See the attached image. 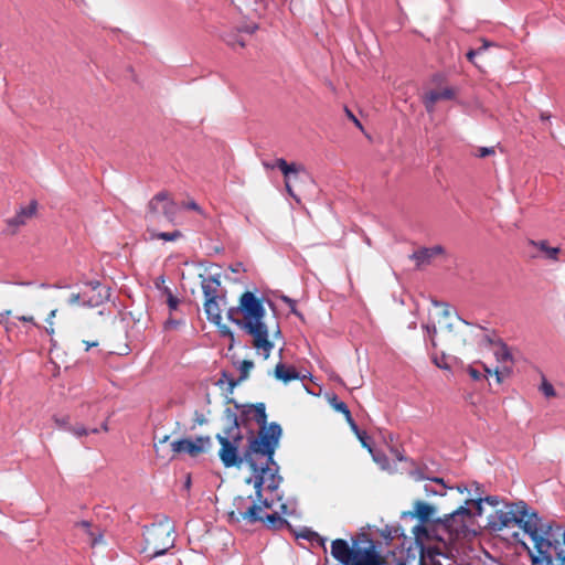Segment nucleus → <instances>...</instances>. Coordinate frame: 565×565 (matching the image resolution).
<instances>
[{
  "label": "nucleus",
  "mask_w": 565,
  "mask_h": 565,
  "mask_svg": "<svg viewBox=\"0 0 565 565\" xmlns=\"http://www.w3.org/2000/svg\"><path fill=\"white\" fill-rule=\"evenodd\" d=\"M511 525H518L533 541L537 553L532 555L534 565H565V530L562 525L543 523L524 501L507 503L488 516L487 526L492 531Z\"/></svg>",
  "instance_id": "nucleus-1"
},
{
  "label": "nucleus",
  "mask_w": 565,
  "mask_h": 565,
  "mask_svg": "<svg viewBox=\"0 0 565 565\" xmlns=\"http://www.w3.org/2000/svg\"><path fill=\"white\" fill-rule=\"evenodd\" d=\"M281 433L278 423H270L267 431L258 433V436L249 438L248 445L242 454L237 445H234L227 436L217 434L215 438L221 445L220 460L225 468L241 467L244 462L249 468H254L255 460H259L262 455L276 452Z\"/></svg>",
  "instance_id": "nucleus-2"
},
{
  "label": "nucleus",
  "mask_w": 565,
  "mask_h": 565,
  "mask_svg": "<svg viewBox=\"0 0 565 565\" xmlns=\"http://www.w3.org/2000/svg\"><path fill=\"white\" fill-rule=\"evenodd\" d=\"M238 310L244 317L242 329L253 337L254 348L262 350L264 358L268 359L274 343L268 339V327L264 322L266 310L262 300L254 292L246 291L239 298Z\"/></svg>",
  "instance_id": "nucleus-3"
},
{
  "label": "nucleus",
  "mask_w": 565,
  "mask_h": 565,
  "mask_svg": "<svg viewBox=\"0 0 565 565\" xmlns=\"http://www.w3.org/2000/svg\"><path fill=\"white\" fill-rule=\"evenodd\" d=\"M331 555L342 565H384L374 541L366 533L352 539V545L343 539L331 543Z\"/></svg>",
  "instance_id": "nucleus-4"
},
{
  "label": "nucleus",
  "mask_w": 565,
  "mask_h": 565,
  "mask_svg": "<svg viewBox=\"0 0 565 565\" xmlns=\"http://www.w3.org/2000/svg\"><path fill=\"white\" fill-rule=\"evenodd\" d=\"M274 457L275 454L262 455L259 460H255V467L249 468L252 475L245 479V483L254 487L255 494L248 499H262L264 491L276 492L284 482Z\"/></svg>",
  "instance_id": "nucleus-5"
},
{
  "label": "nucleus",
  "mask_w": 565,
  "mask_h": 565,
  "mask_svg": "<svg viewBox=\"0 0 565 565\" xmlns=\"http://www.w3.org/2000/svg\"><path fill=\"white\" fill-rule=\"evenodd\" d=\"M201 288L204 296V311L207 320L216 326L222 321V310L220 302L225 301V296L220 294L221 280L218 275H200Z\"/></svg>",
  "instance_id": "nucleus-6"
},
{
  "label": "nucleus",
  "mask_w": 565,
  "mask_h": 565,
  "mask_svg": "<svg viewBox=\"0 0 565 565\" xmlns=\"http://www.w3.org/2000/svg\"><path fill=\"white\" fill-rule=\"evenodd\" d=\"M146 542L151 550V558L164 555L174 545L173 527L163 524L151 525L147 529Z\"/></svg>",
  "instance_id": "nucleus-7"
},
{
  "label": "nucleus",
  "mask_w": 565,
  "mask_h": 565,
  "mask_svg": "<svg viewBox=\"0 0 565 565\" xmlns=\"http://www.w3.org/2000/svg\"><path fill=\"white\" fill-rule=\"evenodd\" d=\"M253 504L247 508L245 511H242V507L246 501V498L238 495L234 499V505L237 508L238 512H230L228 518L231 521L239 522V520H244L249 524H255L258 522H264V515L262 514L263 509H271L274 505V501L271 499L265 498L264 494L262 499H252Z\"/></svg>",
  "instance_id": "nucleus-8"
},
{
  "label": "nucleus",
  "mask_w": 565,
  "mask_h": 565,
  "mask_svg": "<svg viewBox=\"0 0 565 565\" xmlns=\"http://www.w3.org/2000/svg\"><path fill=\"white\" fill-rule=\"evenodd\" d=\"M179 210L180 205L164 191L157 193L148 203V215L152 220L162 214L168 222L173 223Z\"/></svg>",
  "instance_id": "nucleus-9"
},
{
  "label": "nucleus",
  "mask_w": 565,
  "mask_h": 565,
  "mask_svg": "<svg viewBox=\"0 0 565 565\" xmlns=\"http://www.w3.org/2000/svg\"><path fill=\"white\" fill-rule=\"evenodd\" d=\"M84 285L89 288V291H83V306L95 308L109 299L110 288L102 285L99 280H88Z\"/></svg>",
  "instance_id": "nucleus-10"
},
{
  "label": "nucleus",
  "mask_w": 565,
  "mask_h": 565,
  "mask_svg": "<svg viewBox=\"0 0 565 565\" xmlns=\"http://www.w3.org/2000/svg\"><path fill=\"white\" fill-rule=\"evenodd\" d=\"M170 446L173 454L186 452L195 457L211 446V438L209 436H200L195 440L182 438L172 441Z\"/></svg>",
  "instance_id": "nucleus-11"
},
{
  "label": "nucleus",
  "mask_w": 565,
  "mask_h": 565,
  "mask_svg": "<svg viewBox=\"0 0 565 565\" xmlns=\"http://www.w3.org/2000/svg\"><path fill=\"white\" fill-rule=\"evenodd\" d=\"M234 405L236 409H242L241 416L243 420L247 418L250 414H254V420L260 427L258 433L268 430L269 425L267 426V414L266 406L264 403L239 405L238 403L234 402Z\"/></svg>",
  "instance_id": "nucleus-12"
},
{
  "label": "nucleus",
  "mask_w": 565,
  "mask_h": 565,
  "mask_svg": "<svg viewBox=\"0 0 565 565\" xmlns=\"http://www.w3.org/2000/svg\"><path fill=\"white\" fill-rule=\"evenodd\" d=\"M332 406L334 407V409H337L338 412L342 413L345 416V419H347L348 424L350 425V428L356 435V437L361 441L362 446L365 447L369 451H372V447L370 444V437L367 436V434L364 430H361L359 428L358 424L355 423V420L353 419V417L351 415V412H350L348 405L342 401H338L337 397H333Z\"/></svg>",
  "instance_id": "nucleus-13"
},
{
  "label": "nucleus",
  "mask_w": 565,
  "mask_h": 565,
  "mask_svg": "<svg viewBox=\"0 0 565 565\" xmlns=\"http://www.w3.org/2000/svg\"><path fill=\"white\" fill-rule=\"evenodd\" d=\"M53 419L60 429L71 433L76 438H82L88 434H98V429L96 427L86 428L83 424L78 423L72 425L70 415L54 416Z\"/></svg>",
  "instance_id": "nucleus-14"
},
{
  "label": "nucleus",
  "mask_w": 565,
  "mask_h": 565,
  "mask_svg": "<svg viewBox=\"0 0 565 565\" xmlns=\"http://www.w3.org/2000/svg\"><path fill=\"white\" fill-rule=\"evenodd\" d=\"M456 96L455 89L451 87H445L440 90H429L425 94L423 103L428 113H433L435 110V105L439 100H450Z\"/></svg>",
  "instance_id": "nucleus-15"
},
{
  "label": "nucleus",
  "mask_w": 565,
  "mask_h": 565,
  "mask_svg": "<svg viewBox=\"0 0 565 565\" xmlns=\"http://www.w3.org/2000/svg\"><path fill=\"white\" fill-rule=\"evenodd\" d=\"M225 416L230 423V426L224 429L221 436H227L232 440V443H234V445H237V447L239 448L244 436L239 429L238 417L236 413L230 408H226Z\"/></svg>",
  "instance_id": "nucleus-16"
},
{
  "label": "nucleus",
  "mask_w": 565,
  "mask_h": 565,
  "mask_svg": "<svg viewBox=\"0 0 565 565\" xmlns=\"http://www.w3.org/2000/svg\"><path fill=\"white\" fill-rule=\"evenodd\" d=\"M444 253V248L440 245L433 247H423L415 250L409 258L416 262V267L419 268L424 265L430 264L431 259L437 255Z\"/></svg>",
  "instance_id": "nucleus-17"
},
{
  "label": "nucleus",
  "mask_w": 565,
  "mask_h": 565,
  "mask_svg": "<svg viewBox=\"0 0 565 565\" xmlns=\"http://www.w3.org/2000/svg\"><path fill=\"white\" fill-rule=\"evenodd\" d=\"M413 512H404L403 518L411 516L417 518L419 523H429L433 522L434 519L431 516L435 513V507L428 503H425L420 500L415 501Z\"/></svg>",
  "instance_id": "nucleus-18"
},
{
  "label": "nucleus",
  "mask_w": 565,
  "mask_h": 565,
  "mask_svg": "<svg viewBox=\"0 0 565 565\" xmlns=\"http://www.w3.org/2000/svg\"><path fill=\"white\" fill-rule=\"evenodd\" d=\"M36 207V201H31L28 206L20 207L17 214L7 221L8 225L14 230L21 225H24L26 220L35 214Z\"/></svg>",
  "instance_id": "nucleus-19"
},
{
  "label": "nucleus",
  "mask_w": 565,
  "mask_h": 565,
  "mask_svg": "<svg viewBox=\"0 0 565 565\" xmlns=\"http://www.w3.org/2000/svg\"><path fill=\"white\" fill-rule=\"evenodd\" d=\"M271 167H277L282 172L285 179L296 178L299 172L305 171L303 166L295 162L288 163L284 158L276 159Z\"/></svg>",
  "instance_id": "nucleus-20"
},
{
  "label": "nucleus",
  "mask_w": 565,
  "mask_h": 565,
  "mask_svg": "<svg viewBox=\"0 0 565 565\" xmlns=\"http://www.w3.org/2000/svg\"><path fill=\"white\" fill-rule=\"evenodd\" d=\"M254 367V362L249 360H244L239 365V377L234 380L228 376L226 372H223V377L227 380L230 392L234 390V387L242 381H245L248 377L249 371Z\"/></svg>",
  "instance_id": "nucleus-21"
},
{
  "label": "nucleus",
  "mask_w": 565,
  "mask_h": 565,
  "mask_svg": "<svg viewBox=\"0 0 565 565\" xmlns=\"http://www.w3.org/2000/svg\"><path fill=\"white\" fill-rule=\"evenodd\" d=\"M275 376L284 383L300 379V374L294 367H287L281 362L275 367Z\"/></svg>",
  "instance_id": "nucleus-22"
},
{
  "label": "nucleus",
  "mask_w": 565,
  "mask_h": 565,
  "mask_svg": "<svg viewBox=\"0 0 565 565\" xmlns=\"http://www.w3.org/2000/svg\"><path fill=\"white\" fill-rule=\"evenodd\" d=\"M446 484L444 480L440 478L429 479L427 483L424 484V491L427 497L430 495H445L446 494Z\"/></svg>",
  "instance_id": "nucleus-23"
},
{
  "label": "nucleus",
  "mask_w": 565,
  "mask_h": 565,
  "mask_svg": "<svg viewBox=\"0 0 565 565\" xmlns=\"http://www.w3.org/2000/svg\"><path fill=\"white\" fill-rule=\"evenodd\" d=\"M493 354L495 356V360L499 363L512 362V360H513L512 353H511L509 347L501 339H497L495 349L493 351Z\"/></svg>",
  "instance_id": "nucleus-24"
},
{
  "label": "nucleus",
  "mask_w": 565,
  "mask_h": 565,
  "mask_svg": "<svg viewBox=\"0 0 565 565\" xmlns=\"http://www.w3.org/2000/svg\"><path fill=\"white\" fill-rule=\"evenodd\" d=\"M222 39L232 49H235L236 45L239 47H245L246 45V42L244 41L242 33L238 32L237 28L224 32Z\"/></svg>",
  "instance_id": "nucleus-25"
},
{
  "label": "nucleus",
  "mask_w": 565,
  "mask_h": 565,
  "mask_svg": "<svg viewBox=\"0 0 565 565\" xmlns=\"http://www.w3.org/2000/svg\"><path fill=\"white\" fill-rule=\"evenodd\" d=\"M471 501L476 507V514L481 515L483 502H486L489 505L497 507L500 503V498L498 495H487L484 498L478 497L476 499H471Z\"/></svg>",
  "instance_id": "nucleus-26"
},
{
  "label": "nucleus",
  "mask_w": 565,
  "mask_h": 565,
  "mask_svg": "<svg viewBox=\"0 0 565 565\" xmlns=\"http://www.w3.org/2000/svg\"><path fill=\"white\" fill-rule=\"evenodd\" d=\"M433 523L436 525L444 526L447 531L457 530L455 527V523L458 524V519L456 518L454 511L450 513L445 514L443 518H437L433 520Z\"/></svg>",
  "instance_id": "nucleus-27"
},
{
  "label": "nucleus",
  "mask_w": 565,
  "mask_h": 565,
  "mask_svg": "<svg viewBox=\"0 0 565 565\" xmlns=\"http://www.w3.org/2000/svg\"><path fill=\"white\" fill-rule=\"evenodd\" d=\"M264 522L269 529H281L288 525V521L282 519L277 512L264 515Z\"/></svg>",
  "instance_id": "nucleus-28"
},
{
  "label": "nucleus",
  "mask_w": 565,
  "mask_h": 565,
  "mask_svg": "<svg viewBox=\"0 0 565 565\" xmlns=\"http://www.w3.org/2000/svg\"><path fill=\"white\" fill-rule=\"evenodd\" d=\"M530 243L532 245L536 246L540 250L544 252L548 259H553V260L557 259V255L559 253V248L558 247H550L547 245L546 241H540V242L531 241Z\"/></svg>",
  "instance_id": "nucleus-29"
},
{
  "label": "nucleus",
  "mask_w": 565,
  "mask_h": 565,
  "mask_svg": "<svg viewBox=\"0 0 565 565\" xmlns=\"http://www.w3.org/2000/svg\"><path fill=\"white\" fill-rule=\"evenodd\" d=\"M469 504H473L471 499L467 500L463 505H460L459 508L454 510V513H455L456 518L458 519V525H462L463 524V519L465 518H471L472 516V512L468 508Z\"/></svg>",
  "instance_id": "nucleus-30"
},
{
  "label": "nucleus",
  "mask_w": 565,
  "mask_h": 565,
  "mask_svg": "<svg viewBox=\"0 0 565 565\" xmlns=\"http://www.w3.org/2000/svg\"><path fill=\"white\" fill-rule=\"evenodd\" d=\"M182 236V233L178 230L173 232H158L151 234V238H158L167 242H173Z\"/></svg>",
  "instance_id": "nucleus-31"
},
{
  "label": "nucleus",
  "mask_w": 565,
  "mask_h": 565,
  "mask_svg": "<svg viewBox=\"0 0 565 565\" xmlns=\"http://www.w3.org/2000/svg\"><path fill=\"white\" fill-rule=\"evenodd\" d=\"M413 533L417 542H420L424 539H429V530L426 526V523H419L413 529Z\"/></svg>",
  "instance_id": "nucleus-32"
},
{
  "label": "nucleus",
  "mask_w": 565,
  "mask_h": 565,
  "mask_svg": "<svg viewBox=\"0 0 565 565\" xmlns=\"http://www.w3.org/2000/svg\"><path fill=\"white\" fill-rule=\"evenodd\" d=\"M540 391L547 398L554 397L556 395L554 386L544 376L540 385Z\"/></svg>",
  "instance_id": "nucleus-33"
},
{
  "label": "nucleus",
  "mask_w": 565,
  "mask_h": 565,
  "mask_svg": "<svg viewBox=\"0 0 565 565\" xmlns=\"http://www.w3.org/2000/svg\"><path fill=\"white\" fill-rule=\"evenodd\" d=\"M241 313V310H238V306L237 307H232L227 310V319L235 323L237 327L242 328V322H244L243 319H239L237 318V315Z\"/></svg>",
  "instance_id": "nucleus-34"
},
{
  "label": "nucleus",
  "mask_w": 565,
  "mask_h": 565,
  "mask_svg": "<svg viewBox=\"0 0 565 565\" xmlns=\"http://www.w3.org/2000/svg\"><path fill=\"white\" fill-rule=\"evenodd\" d=\"M285 303L288 305L289 309H290V313L297 316L298 318L300 319H303V316L301 312L298 311L297 309V306H296V300L291 299L290 297L288 296H281L280 298Z\"/></svg>",
  "instance_id": "nucleus-35"
},
{
  "label": "nucleus",
  "mask_w": 565,
  "mask_h": 565,
  "mask_svg": "<svg viewBox=\"0 0 565 565\" xmlns=\"http://www.w3.org/2000/svg\"><path fill=\"white\" fill-rule=\"evenodd\" d=\"M164 292L167 294V303H168L169 309L171 311L177 310V308L179 306V299L175 296H173L170 288H168V287H164Z\"/></svg>",
  "instance_id": "nucleus-36"
},
{
  "label": "nucleus",
  "mask_w": 565,
  "mask_h": 565,
  "mask_svg": "<svg viewBox=\"0 0 565 565\" xmlns=\"http://www.w3.org/2000/svg\"><path fill=\"white\" fill-rule=\"evenodd\" d=\"M237 29H238V32H241V33L253 34L259 29V25L257 23H250V24L241 25Z\"/></svg>",
  "instance_id": "nucleus-37"
},
{
  "label": "nucleus",
  "mask_w": 565,
  "mask_h": 565,
  "mask_svg": "<svg viewBox=\"0 0 565 565\" xmlns=\"http://www.w3.org/2000/svg\"><path fill=\"white\" fill-rule=\"evenodd\" d=\"M180 207H183V209H186V210H193V211H196L198 213L204 215V212L201 209V206L195 201H193V200L189 201V202H183Z\"/></svg>",
  "instance_id": "nucleus-38"
},
{
  "label": "nucleus",
  "mask_w": 565,
  "mask_h": 565,
  "mask_svg": "<svg viewBox=\"0 0 565 565\" xmlns=\"http://www.w3.org/2000/svg\"><path fill=\"white\" fill-rule=\"evenodd\" d=\"M298 536L312 542V539L319 537V534L310 529H305Z\"/></svg>",
  "instance_id": "nucleus-39"
},
{
  "label": "nucleus",
  "mask_w": 565,
  "mask_h": 565,
  "mask_svg": "<svg viewBox=\"0 0 565 565\" xmlns=\"http://www.w3.org/2000/svg\"><path fill=\"white\" fill-rule=\"evenodd\" d=\"M511 372V369L508 366H503L502 370L495 369L494 375L498 383H502L504 374L509 375Z\"/></svg>",
  "instance_id": "nucleus-40"
},
{
  "label": "nucleus",
  "mask_w": 565,
  "mask_h": 565,
  "mask_svg": "<svg viewBox=\"0 0 565 565\" xmlns=\"http://www.w3.org/2000/svg\"><path fill=\"white\" fill-rule=\"evenodd\" d=\"M217 327L220 328V333L222 337L228 338V339H231V341H234V333L227 326H225V324L222 326L220 323V326H217Z\"/></svg>",
  "instance_id": "nucleus-41"
},
{
  "label": "nucleus",
  "mask_w": 565,
  "mask_h": 565,
  "mask_svg": "<svg viewBox=\"0 0 565 565\" xmlns=\"http://www.w3.org/2000/svg\"><path fill=\"white\" fill-rule=\"evenodd\" d=\"M344 111L348 116V118L350 120H352V122L358 127L360 128L361 130L363 129V126L361 124V121L355 117V115L348 108V107H344Z\"/></svg>",
  "instance_id": "nucleus-42"
},
{
  "label": "nucleus",
  "mask_w": 565,
  "mask_h": 565,
  "mask_svg": "<svg viewBox=\"0 0 565 565\" xmlns=\"http://www.w3.org/2000/svg\"><path fill=\"white\" fill-rule=\"evenodd\" d=\"M433 305L435 307H443V316L444 317H449L450 316V307L448 303H445V302H441V301H438V300H433Z\"/></svg>",
  "instance_id": "nucleus-43"
},
{
  "label": "nucleus",
  "mask_w": 565,
  "mask_h": 565,
  "mask_svg": "<svg viewBox=\"0 0 565 565\" xmlns=\"http://www.w3.org/2000/svg\"><path fill=\"white\" fill-rule=\"evenodd\" d=\"M169 440V436L166 435L163 436L162 438H159L156 443H154V449H156V452L158 456L161 455V446L164 445L167 441Z\"/></svg>",
  "instance_id": "nucleus-44"
},
{
  "label": "nucleus",
  "mask_w": 565,
  "mask_h": 565,
  "mask_svg": "<svg viewBox=\"0 0 565 565\" xmlns=\"http://www.w3.org/2000/svg\"><path fill=\"white\" fill-rule=\"evenodd\" d=\"M494 153V148L492 147H481L479 148L478 157L486 158Z\"/></svg>",
  "instance_id": "nucleus-45"
},
{
  "label": "nucleus",
  "mask_w": 565,
  "mask_h": 565,
  "mask_svg": "<svg viewBox=\"0 0 565 565\" xmlns=\"http://www.w3.org/2000/svg\"><path fill=\"white\" fill-rule=\"evenodd\" d=\"M194 422H195V424L202 426V425L207 423V419H206V417L204 416L203 413H201L199 411H195V413H194Z\"/></svg>",
  "instance_id": "nucleus-46"
},
{
  "label": "nucleus",
  "mask_w": 565,
  "mask_h": 565,
  "mask_svg": "<svg viewBox=\"0 0 565 565\" xmlns=\"http://www.w3.org/2000/svg\"><path fill=\"white\" fill-rule=\"evenodd\" d=\"M488 46V44L486 43L482 47H479L478 50H470L468 53H467V58L473 63V58L476 55L480 54L482 51L486 50V47Z\"/></svg>",
  "instance_id": "nucleus-47"
},
{
  "label": "nucleus",
  "mask_w": 565,
  "mask_h": 565,
  "mask_svg": "<svg viewBox=\"0 0 565 565\" xmlns=\"http://www.w3.org/2000/svg\"><path fill=\"white\" fill-rule=\"evenodd\" d=\"M468 373L471 376V379L475 380V381H479L482 377L481 372L478 371L477 369L472 367V366H469Z\"/></svg>",
  "instance_id": "nucleus-48"
},
{
  "label": "nucleus",
  "mask_w": 565,
  "mask_h": 565,
  "mask_svg": "<svg viewBox=\"0 0 565 565\" xmlns=\"http://www.w3.org/2000/svg\"><path fill=\"white\" fill-rule=\"evenodd\" d=\"M81 301L83 302V292L82 294H72L68 299L70 305H77Z\"/></svg>",
  "instance_id": "nucleus-49"
},
{
  "label": "nucleus",
  "mask_w": 565,
  "mask_h": 565,
  "mask_svg": "<svg viewBox=\"0 0 565 565\" xmlns=\"http://www.w3.org/2000/svg\"><path fill=\"white\" fill-rule=\"evenodd\" d=\"M290 180L291 179H285V186H286V191L288 192V194L290 196H292L294 199H296L298 202H299V199L296 196V194L294 193V190H292V186L290 184Z\"/></svg>",
  "instance_id": "nucleus-50"
},
{
  "label": "nucleus",
  "mask_w": 565,
  "mask_h": 565,
  "mask_svg": "<svg viewBox=\"0 0 565 565\" xmlns=\"http://www.w3.org/2000/svg\"><path fill=\"white\" fill-rule=\"evenodd\" d=\"M326 542H327L326 537H322L321 535H319V537L312 539V542H311V543H312V544H313V543H316V544H318L319 546H321V547L326 548Z\"/></svg>",
  "instance_id": "nucleus-51"
},
{
  "label": "nucleus",
  "mask_w": 565,
  "mask_h": 565,
  "mask_svg": "<svg viewBox=\"0 0 565 565\" xmlns=\"http://www.w3.org/2000/svg\"><path fill=\"white\" fill-rule=\"evenodd\" d=\"M18 319L23 322H31V323L35 324L34 318L32 316H21V317H18Z\"/></svg>",
  "instance_id": "nucleus-52"
},
{
  "label": "nucleus",
  "mask_w": 565,
  "mask_h": 565,
  "mask_svg": "<svg viewBox=\"0 0 565 565\" xmlns=\"http://www.w3.org/2000/svg\"><path fill=\"white\" fill-rule=\"evenodd\" d=\"M370 452L372 454V456H373V458H374V460H375L376 462H382V460H383V461H386V457H385L384 455H382V456H380V455H375V454L373 452V450H372V451H370Z\"/></svg>",
  "instance_id": "nucleus-53"
},
{
  "label": "nucleus",
  "mask_w": 565,
  "mask_h": 565,
  "mask_svg": "<svg viewBox=\"0 0 565 565\" xmlns=\"http://www.w3.org/2000/svg\"><path fill=\"white\" fill-rule=\"evenodd\" d=\"M484 341L488 344L495 347L497 339H493L491 335H489V334L484 335Z\"/></svg>",
  "instance_id": "nucleus-54"
},
{
  "label": "nucleus",
  "mask_w": 565,
  "mask_h": 565,
  "mask_svg": "<svg viewBox=\"0 0 565 565\" xmlns=\"http://www.w3.org/2000/svg\"><path fill=\"white\" fill-rule=\"evenodd\" d=\"M85 343V350L88 351L90 348H94V347H97L98 345V342L97 341H94V342H89V341H84Z\"/></svg>",
  "instance_id": "nucleus-55"
},
{
  "label": "nucleus",
  "mask_w": 565,
  "mask_h": 565,
  "mask_svg": "<svg viewBox=\"0 0 565 565\" xmlns=\"http://www.w3.org/2000/svg\"><path fill=\"white\" fill-rule=\"evenodd\" d=\"M280 512H281L282 514H291V511H289V510H288V505H287L286 503H282V504L280 505Z\"/></svg>",
  "instance_id": "nucleus-56"
},
{
  "label": "nucleus",
  "mask_w": 565,
  "mask_h": 565,
  "mask_svg": "<svg viewBox=\"0 0 565 565\" xmlns=\"http://www.w3.org/2000/svg\"><path fill=\"white\" fill-rule=\"evenodd\" d=\"M56 315V309L52 310L49 315V317L46 318V322H49L50 324H52V320L54 319Z\"/></svg>",
  "instance_id": "nucleus-57"
},
{
  "label": "nucleus",
  "mask_w": 565,
  "mask_h": 565,
  "mask_svg": "<svg viewBox=\"0 0 565 565\" xmlns=\"http://www.w3.org/2000/svg\"><path fill=\"white\" fill-rule=\"evenodd\" d=\"M11 315V310H4L0 312V323L3 321L4 318Z\"/></svg>",
  "instance_id": "nucleus-58"
},
{
  "label": "nucleus",
  "mask_w": 565,
  "mask_h": 565,
  "mask_svg": "<svg viewBox=\"0 0 565 565\" xmlns=\"http://www.w3.org/2000/svg\"><path fill=\"white\" fill-rule=\"evenodd\" d=\"M425 329L427 330V332L429 334H435L436 333V327L433 324V326H425Z\"/></svg>",
  "instance_id": "nucleus-59"
},
{
  "label": "nucleus",
  "mask_w": 565,
  "mask_h": 565,
  "mask_svg": "<svg viewBox=\"0 0 565 565\" xmlns=\"http://www.w3.org/2000/svg\"><path fill=\"white\" fill-rule=\"evenodd\" d=\"M434 363L439 367V369H448V366L445 364H443V361H438L436 358L434 359Z\"/></svg>",
  "instance_id": "nucleus-60"
},
{
  "label": "nucleus",
  "mask_w": 565,
  "mask_h": 565,
  "mask_svg": "<svg viewBox=\"0 0 565 565\" xmlns=\"http://www.w3.org/2000/svg\"><path fill=\"white\" fill-rule=\"evenodd\" d=\"M434 363L439 367V369H448V366L445 364H443V361H438L436 358L434 359Z\"/></svg>",
  "instance_id": "nucleus-61"
},
{
  "label": "nucleus",
  "mask_w": 565,
  "mask_h": 565,
  "mask_svg": "<svg viewBox=\"0 0 565 565\" xmlns=\"http://www.w3.org/2000/svg\"><path fill=\"white\" fill-rule=\"evenodd\" d=\"M97 429H98V433H99L100 430H103V431H108V430H109V427H108V423H107V420H106V422H104V423L102 424L100 428H97Z\"/></svg>",
  "instance_id": "nucleus-62"
},
{
  "label": "nucleus",
  "mask_w": 565,
  "mask_h": 565,
  "mask_svg": "<svg viewBox=\"0 0 565 565\" xmlns=\"http://www.w3.org/2000/svg\"><path fill=\"white\" fill-rule=\"evenodd\" d=\"M164 282V277L163 276H160L157 280H156V287L157 288H160V285Z\"/></svg>",
  "instance_id": "nucleus-63"
},
{
  "label": "nucleus",
  "mask_w": 565,
  "mask_h": 565,
  "mask_svg": "<svg viewBox=\"0 0 565 565\" xmlns=\"http://www.w3.org/2000/svg\"><path fill=\"white\" fill-rule=\"evenodd\" d=\"M263 164H264V167H265L266 169H276V168H277V167H271L274 163H269V162H266V161H265V162H263Z\"/></svg>",
  "instance_id": "nucleus-64"
}]
</instances>
